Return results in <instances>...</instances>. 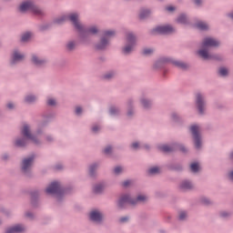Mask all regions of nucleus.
<instances>
[{
	"instance_id": "de8ad7c7",
	"label": "nucleus",
	"mask_w": 233,
	"mask_h": 233,
	"mask_svg": "<svg viewBox=\"0 0 233 233\" xmlns=\"http://www.w3.org/2000/svg\"><path fill=\"white\" fill-rule=\"evenodd\" d=\"M218 216L221 219H228V218L232 217V212L227 210H221L218 213Z\"/></svg>"
},
{
	"instance_id": "4468645a",
	"label": "nucleus",
	"mask_w": 233,
	"mask_h": 233,
	"mask_svg": "<svg viewBox=\"0 0 233 233\" xmlns=\"http://www.w3.org/2000/svg\"><path fill=\"white\" fill-rule=\"evenodd\" d=\"M89 219L93 223L101 225V223H103V221H105V214L98 209H94L89 213Z\"/></svg>"
},
{
	"instance_id": "6ab92c4d",
	"label": "nucleus",
	"mask_w": 233,
	"mask_h": 233,
	"mask_svg": "<svg viewBox=\"0 0 233 233\" xmlns=\"http://www.w3.org/2000/svg\"><path fill=\"white\" fill-rule=\"evenodd\" d=\"M40 194L41 191H39V189H35L30 192L31 205L34 208H39V207H41V201H39Z\"/></svg>"
},
{
	"instance_id": "c85d7f7f",
	"label": "nucleus",
	"mask_w": 233,
	"mask_h": 233,
	"mask_svg": "<svg viewBox=\"0 0 233 233\" xmlns=\"http://www.w3.org/2000/svg\"><path fill=\"white\" fill-rule=\"evenodd\" d=\"M167 167L174 172H183V166L180 163H168Z\"/></svg>"
},
{
	"instance_id": "603ef678",
	"label": "nucleus",
	"mask_w": 233,
	"mask_h": 233,
	"mask_svg": "<svg viewBox=\"0 0 233 233\" xmlns=\"http://www.w3.org/2000/svg\"><path fill=\"white\" fill-rule=\"evenodd\" d=\"M30 37H32V33L30 32L24 33L21 36V42L27 43Z\"/></svg>"
},
{
	"instance_id": "393cba45",
	"label": "nucleus",
	"mask_w": 233,
	"mask_h": 233,
	"mask_svg": "<svg viewBox=\"0 0 233 233\" xmlns=\"http://www.w3.org/2000/svg\"><path fill=\"white\" fill-rule=\"evenodd\" d=\"M99 167H101L100 162H95V163L89 165L88 174H89L90 177H96L97 176V168H99Z\"/></svg>"
},
{
	"instance_id": "f03ea898",
	"label": "nucleus",
	"mask_w": 233,
	"mask_h": 233,
	"mask_svg": "<svg viewBox=\"0 0 233 233\" xmlns=\"http://www.w3.org/2000/svg\"><path fill=\"white\" fill-rule=\"evenodd\" d=\"M68 21H70L74 28L79 33L80 43L86 46H88V45H92V38L90 37V35L85 31V26H83L79 21V13H72L68 16Z\"/></svg>"
},
{
	"instance_id": "dca6fc26",
	"label": "nucleus",
	"mask_w": 233,
	"mask_h": 233,
	"mask_svg": "<svg viewBox=\"0 0 233 233\" xmlns=\"http://www.w3.org/2000/svg\"><path fill=\"white\" fill-rule=\"evenodd\" d=\"M34 5H35V2H34V0H24L18 5V12L20 14H26L27 12H32Z\"/></svg>"
},
{
	"instance_id": "ddd939ff",
	"label": "nucleus",
	"mask_w": 233,
	"mask_h": 233,
	"mask_svg": "<svg viewBox=\"0 0 233 233\" xmlns=\"http://www.w3.org/2000/svg\"><path fill=\"white\" fill-rule=\"evenodd\" d=\"M126 117L127 119H134L136 117V98L129 97L127 102Z\"/></svg>"
},
{
	"instance_id": "4c0bfd02",
	"label": "nucleus",
	"mask_w": 233,
	"mask_h": 233,
	"mask_svg": "<svg viewBox=\"0 0 233 233\" xmlns=\"http://www.w3.org/2000/svg\"><path fill=\"white\" fill-rule=\"evenodd\" d=\"M217 74L218 77H228V68L220 66L218 67Z\"/></svg>"
},
{
	"instance_id": "72a5a7b5",
	"label": "nucleus",
	"mask_w": 233,
	"mask_h": 233,
	"mask_svg": "<svg viewBox=\"0 0 233 233\" xmlns=\"http://www.w3.org/2000/svg\"><path fill=\"white\" fill-rule=\"evenodd\" d=\"M46 105L49 106V108H56V106H57V98L54 96H47L46 99Z\"/></svg>"
},
{
	"instance_id": "a211bd4d",
	"label": "nucleus",
	"mask_w": 233,
	"mask_h": 233,
	"mask_svg": "<svg viewBox=\"0 0 233 233\" xmlns=\"http://www.w3.org/2000/svg\"><path fill=\"white\" fill-rule=\"evenodd\" d=\"M140 106L143 108V110H146V112H149L154 106V100L148 96H142L139 98Z\"/></svg>"
},
{
	"instance_id": "09e8293b",
	"label": "nucleus",
	"mask_w": 233,
	"mask_h": 233,
	"mask_svg": "<svg viewBox=\"0 0 233 233\" xmlns=\"http://www.w3.org/2000/svg\"><path fill=\"white\" fill-rule=\"evenodd\" d=\"M156 50L152 47H145L142 49V56H145L146 57H148V56H152Z\"/></svg>"
},
{
	"instance_id": "052dcab7",
	"label": "nucleus",
	"mask_w": 233,
	"mask_h": 233,
	"mask_svg": "<svg viewBox=\"0 0 233 233\" xmlns=\"http://www.w3.org/2000/svg\"><path fill=\"white\" fill-rule=\"evenodd\" d=\"M25 217H27L28 219H31V220L35 219V216L31 211L25 212Z\"/></svg>"
},
{
	"instance_id": "f8f14e48",
	"label": "nucleus",
	"mask_w": 233,
	"mask_h": 233,
	"mask_svg": "<svg viewBox=\"0 0 233 233\" xmlns=\"http://www.w3.org/2000/svg\"><path fill=\"white\" fill-rule=\"evenodd\" d=\"M25 54L20 53L17 49H15L10 56L9 66L11 68L15 67L16 65H19V63H23V61H25Z\"/></svg>"
},
{
	"instance_id": "13d9d810",
	"label": "nucleus",
	"mask_w": 233,
	"mask_h": 233,
	"mask_svg": "<svg viewBox=\"0 0 233 233\" xmlns=\"http://www.w3.org/2000/svg\"><path fill=\"white\" fill-rule=\"evenodd\" d=\"M75 114H76V116H77L78 117L81 116H83V107H81V106H76V107L75 108Z\"/></svg>"
},
{
	"instance_id": "412c9836",
	"label": "nucleus",
	"mask_w": 233,
	"mask_h": 233,
	"mask_svg": "<svg viewBox=\"0 0 233 233\" xmlns=\"http://www.w3.org/2000/svg\"><path fill=\"white\" fill-rule=\"evenodd\" d=\"M170 65H173V66H176L177 68H179L180 70H183L184 72H187V70H188V68H190V64L181 61V60H177L172 56H171Z\"/></svg>"
},
{
	"instance_id": "37998d69",
	"label": "nucleus",
	"mask_w": 233,
	"mask_h": 233,
	"mask_svg": "<svg viewBox=\"0 0 233 233\" xmlns=\"http://www.w3.org/2000/svg\"><path fill=\"white\" fill-rule=\"evenodd\" d=\"M76 45L77 44L76 43V40L68 41L66 45V49L67 52H74L76 50Z\"/></svg>"
},
{
	"instance_id": "bb28decb",
	"label": "nucleus",
	"mask_w": 233,
	"mask_h": 233,
	"mask_svg": "<svg viewBox=\"0 0 233 233\" xmlns=\"http://www.w3.org/2000/svg\"><path fill=\"white\" fill-rule=\"evenodd\" d=\"M31 12H32V14H34V15H37L38 17H45V15H46L45 9L39 7L35 4L33 5V9Z\"/></svg>"
},
{
	"instance_id": "a878e982",
	"label": "nucleus",
	"mask_w": 233,
	"mask_h": 233,
	"mask_svg": "<svg viewBox=\"0 0 233 233\" xmlns=\"http://www.w3.org/2000/svg\"><path fill=\"white\" fill-rule=\"evenodd\" d=\"M24 103L25 105H35L37 103V96L34 94H27L24 97Z\"/></svg>"
},
{
	"instance_id": "774afa93",
	"label": "nucleus",
	"mask_w": 233,
	"mask_h": 233,
	"mask_svg": "<svg viewBox=\"0 0 233 233\" xmlns=\"http://www.w3.org/2000/svg\"><path fill=\"white\" fill-rule=\"evenodd\" d=\"M132 181L130 180H125L124 182H122V187L124 188H128V186L131 185Z\"/></svg>"
},
{
	"instance_id": "473e14b6",
	"label": "nucleus",
	"mask_w": 233,
	"mask_h": 233,
	"mask_svg": "<svg viewBox=\"0 0 233 233\" xmlns=\"http://www.w3.org/2000/svg\"><path fill=\"white\" fill-rule=\"evenodd\" d=\"M176 22L178 23V25H188V15L182 13L177 17Z\"/></svg>"
},
{
	"instance_id": "1a4fd4ad",
	"label": "nucleus",
	"mask_w": 233,
	"mask_h": 233,
	"mask_svg": "<svg viewBox=\"0 0 233 233\" xmlns=\"http://www.w3.org/2000/svg\"><path fill=\"white\" fill-rule=\"evenodd\" d=\"M176 29L170 25H157L155 28L151 29L149 34L151 35H168L170 34H174Z\"/></svg>"
},
{
	"instance_id": "49530a36",
	"label": "nucleus",
	"mask_w": 233,
	"mask_h": 233,
	"mask_svg": "<svg viewBox=\"0 0 233 233\" xmlns=\"http://www.w3.org/2000/svg\"><path fill=\"white\" fill-rule=\"evenodd\" d=\"M103 190H105V186L103 184H96L93 187L94 194H103Z\"/></svg>"
},
{
	"instance_id": "2f4dec72",
	"label": "nucleus",
	"mask_w": 233,
	"mask_h": 233,
	"mask_svg": "<svg viewBox=\"0 0 233 233\" xmlns=\"http://www.w3.org/2000/svg\"><path fill=\"white\" fill-rule=\"evenodd\" d=\"M89 35H97L99 34V27L96 25H93L84 29Z\"/></svg>"
},
{
	"instance_id": "bf43d9fd",
	"label": "nucleus",
	"mask_w": 233,
	"mask_h": 233,
	"mask_svg": "<svg viewBox=\"0 0 233 233\" xmlns=\"http://www.w3.org/2000/svg\"><path fill=\"white\" fill-rule=\"evenodd\" d=\"M130 221V217L126 216L119 218V223H128Z\"/></svg>"
},
{
	"instance_id": "c9c22d12",
	"label": "nucleus",
	"mask_w": 233,
	"mask_h": 233,
	"mask_svg": "<svg viewBox=\"0 0 233 233\" xmlns=\"http://www.w3.org/2000/svg\"><path fill=\"white\" fill-rule=\"evenodd\" d=\"M171 120L177 125H183L184 122L183 117L176 112L171 113Z\"/></svg>"
},
{
	"instance_id": "e2e57ef3",
	"label": "nucleus",
	"mask_w": 233,
	"mask_h": 233,
	"mask_svg": "<svg viewBox=\"0 0 233 233\" xmlns=\"http://www.w3.org/2000/svg\"><path fill=\"white\" fill-rule=\"evenodd\" d=\"M38 127H40L42 128H45L46 127H48V120L47 119L43 120L42 122H40L38 124Z\"/></svg>"
},
{
	"instance_id": "4d7b16f0",
	"label": "nucleus",
	"mask_w": 233,
	"mask_h": 233,
	"mask_svg": "<svg viewBox=\"0 0 233 233\" xmlns=\"http://www.w3.org/2000/svg\"><path fill=\"white\" fill-rule=\"evenodd\" d=\"M148 174L151 176H155V174H159V167H153L148 169Z\"/></svg>"
},
{
	"instance_id": "39448f33",
	"label": "nucleus",
	"mask_w": 233,
	"mask_h": 233,
	"mask_svg": "<svg viewBox=\"0 0 233 233\" xmlns=\"http://www.w3.org/2000/svg\"><path fill=\"white\" fill-rule=\"evenodd\" d=\"M136 45H137V36L133 32H129L126 35V44L121 47L122 56H132L134 50H136Z\"/></svg>"
},
{
	"instance_id": "8fccbe9b",
	"label": "nucleus",
	"mask_w": 233,
	"mask_h": 233,
	"mask_svg": "<svg viewBox=\"0 0 233 233\" xmlns=\"http://www.w3.org/2000/svg\"><path fill=\"white\" fill-rule=\"evenodd\" d=\"M200 203L202 205H205L206 207H208L210 205H214V202L212 200H210V198H206V197L200 198Z\"/></svg>"
},
{
	"instance_id": "338daca9",
	"label": "nucleus",
	"mask_w": 233,
	"mask_h": 233,
	"mask_svg": "<svg viewBox=\"0 0 233 233\" xmlns=\"http://www.w3.org/2000/svg\"><path fill=\"white\" fill-rule=\"evenodd\" d=\"M166 11L169 12V14H172V12H176V7L172 5L166 6Z\"/></svg>"
},
{
	"instance_id": "aec40b11",
	"label": "nucleus",
	"mask_w": 233,
	"mask_h": 233,
	"mask_svg": "<svg viewBox=\"0 0 233 233\" xmlns=\"http://www.w3.org/2000/svg\"><path fill=\"white\" fill-rule=\"evenodd\" d=\"M170 61L171 56H161L155 62L153 67L156 70H161V68H165V65H170Z\"/></svg>"
},
{
	"instance_id": "b1692460",
	"label": "nucleus",
	"mask_w": 233,
	"mask_h": 233,
	"mask_svg": "<svg viewBox=\"0 0 233 233\" xmlns=\"http://www.w3.org/2000/svg\"><path fill=\"white\" fill-rule=\"evenodd\" d=\"M25 230H26L25 226H23L21 224H17L15 226L11 227V228H7L5 229V233H23V232H25Z\"/></svg>"
},
{
	"instance_id": "c03bdc74",
	"label": "nucleus",
	"mask_w": 233,
	"mask_h": 233,
	"mask_svg": "<svg viewBox=\"0 0 233 233\" xmlns=\"http://www.w3.org/2000/svg\"><path fill=\"white\" fill-rule=\"evenodd\" d=\"M196 26L198 30H201V32H207L208 30V24L199 21L196 24Z\"/></svg>"
},
{
	"instance_id": "680f3d73",
	"label": "nucleus",
	"mask_w": 233,
	"mask_h": 233,
	"mask_svg": "<svg viewBox=\"0 0 233 233\" xmlns=\"http://www.w3.org/2000/svg\"><path fill=\"white\" fill-rule=\"evenodd\" d=\"M130 147H131L133 150H138V148H139V142H133V143L130 145Z\"/></svg>"
},
{
	"instance_id": "a18cd8bd",
	"label": "nucleus",
	"mask_w": 233,
	"mask_h": 233,
	"mask_svg": "<svg viewBox=\"0 0 233 233\" xmlns=\"http://www.w3.org/2000/svg\"><path fill=\"white\" fill-rule=\"evenodd\" d=\"M104 156H112L114 154V146L113 145H107L105 147V148L102 150Z\"/></svg>"
},
{
	"instance_id": "9b49d317",
	"label": "nucleus",
	"mask_w": 233,
	"mask_h": 233,
	"mask_svg": "<svg viewBox=\"0 0 233 233\" xmlns=\"http://www.w3.org/2000/svg\"><path fill=\"white\" fill-rule=\"evenodd\" d=\"M198 54L199 57L204 59V61H210V60L225 61V57H223L222 55H219V54L210 55V53H208V49H199L198 51Z\"/></svg>"
},
{
	"instance_id": "4be33fe9",
	"label": "nucleus",
	"mask_w": 233,
	"mask_h": 233,
	"mask_svg": "<svg viewBox=\"0 0 233 233\" xmlns=\"http://www.w3.org/2000/svg\"><path fill=\"white\" fill-rule=\"evenodd\" d=\"M116 76H117V72L116 70H110L106 72L100 76L102 81L110 82L116 79Z\"/></svg>"
},
{
	"instance_id": "58836bf2",
	"label": "nucleus",
	"mask_w": 233,
	"mask_h": 233,
	"mask_svg": "<svg viewBox=\"0 0 233 233\" xmlns=\"http://www.w3.org/2000/svg\"><path fill=\"white\" fill-rule=\"evenodd\" d=\"M152 11L150 9H141L138 17L141 20L147 19V17H150Z\"/></svg>"
},
{
	"instance_id": "f257e3e1",
	"label": "nucleus",
	"mask_w": 233,
	"mask_h": 233,
	"mask_svg": "<svg viewBox=\"0 0 233 233\" xmlns=\"http://www.w3.org/2000/svg\"><path fill=\"white\" fill-rule=\"evenodd\" d=\"M22 137H18L14 141V147L15 148H26L30 145V141L35 145V147H41L43 141L37 137V136L32 134V127L28 124H24L20 129Z\"/></svg>"
},
{
	"instance_id": "7ed1b4c3",
	"label": "nucleus",
	"mask_w": 233,
	"mask_h": 233,
	"mask_svg": "<svg viewBox=\"0 0 233 233\" xmlns=\"http://www.w3.org/2000/svg\"><path fill=\"white\" fill-rule=\"evenodd\" d=\"M116 37V30L105 29L102 31L99 40L95 45L96 52H106L110 47L111 41Z\"/></svg>"
},
{
	"instance_id": "c756f323",
	"label": "nucleus",
	"mask_w": 233,
	"mask_h": 233,
	"mask_svg": "<svg viewBox=\"0 0 233 233\" xmlns=\"http://www.w3.org/2000/svg\"><path fill=\"white\" fill-rule=\"evenodd\" d=\"M180 190H183V192H187V190H192L194 188V186L192 185V182L190 180H184L179 185Z\"/></svg>"
},
{
	"instance_id": "f704fd0d",
	"label": "nucleus",
	"mask_w": 233,
	"mask_h": 233,
	"mask_svg": "<svg viewBox=\"0 0 233 233\" xmlns=\"http://www.w3.org/2000/svg\"><path fill=\"white\" fill-rule=\"evenodd\" d=\"M108 114L113 117H117V116L121 115V109L118 106H111L109 107Z\"/></svg>"
},
{
	"instance_id": "3c124183",
	"label": "nucleus",
	"mask_w": 233,
	"mask_h": 233,
	"mask_svg": "<svg viewBox=\"0 0 233 233\" xmlns=\"http://www.w3.org/2000/svg\"><path fill=\"white\" fill-rule=\"evenodd\" d=\"M190 172H192V174H198V172H199V164L197 162H194L190 165Z\"/></svg>"
},
{
	"instance_id": "5701e85b",
	"label": "nucleus",
	"mask_w": 233,
	"mask_h": 233,
	"mask_svg": "<svg viewBox=\"0 0 233 233\" xmlns=\"http://www.w3.org/2000/svg\"><path fill=\"white\" fill-rule=\"evenodd\" d=\"M158 150L161 152H165L166 154H170L172 152H176V142L168 145H159L157 146Z\"/></svg>"
},
{
	"instance_id": "0e129e2a",
	"label": "nucleus",
	"mask_w": 233,
	"mask_h": 233,
	"mask_svg": "<svg viewBox=\"0 0 233 233\" xmlns=\"http://www.w3.org/2000/svg\"><path fill=\"white\" fill-rule=\"evenodd\" d=\"M44 133H45V130L43 129V127L38 126L36 128V136H43Z\"/></svg>"
},
{
	"instance_id": "2eb2a0df",
	"label": "nucleus",
	"mask_w": 233,
	"mask_h": 233,
	"mask_svg": "<svg viewBox=\"0 0 233 233\" xmlns=\"http://www.w3.org/2000/svg\"><path fill=\"white\" fill-rule=\"evenodd\" d=\"M132 203L133 200L130 194H124L118 198L116 205L120 210H125V208H127V205H132Z\"/></svg>"
},
{
	"instance_id": "9d476101",
	"label": "nucleus",
	"mask_w": 233,
	"mask_h": 233,
	"mask_svg": "<svg viewBox=\"0 0 233 233\" xmlns=\"http://www.w3.org/2000/svg\"><path fill=\"white\" fill-rule=\"evenodd\" d=\"M30 63L35 68H45L48 65V59L41 56L37 53H33L30 55Z\"/></svg>"
},
{
	"instance_id": "ea45409f",
	"label": "nucleus",
	"mask_w": 233,
	"mask_h": 233,
	"mask_svg": "<svg viewBox=\"0 0 233 233\" xmlns=\"http://www.w3.org/2000/svg\"><path fill=\"white\" fill-rule=\"evenodd\" d=\"M5 110H8L9 112H14L17 108V104L15 102L9 100L5 105Z\"/></svg>"
},
{
	"instance_id": "a19ab883",
	"label": "nucleus",
	"mask_w": 233,
	"mask_h": 233,
	"mask_svg": "<svg viewBox=\"0 0 233 233\" xmlns=\"http://www.w3.org/2000/svg\"><path fill=\"white\" fill-rule=\"evenodd\" d=\"M132 206H136L138 203H145L147 201V197L144 195H138L136 198H132Z\"/></svg>"
},
{
	"instance_id": "864d4df0",
	"label": "nucleus",
	"mask_w": 233,
	"mask_h": 233,
	"mask_svg": "<svg viewBox=\"0 0 233 233\" xmlns=\"http://www.w3.org/2000/svg\"><path fill=\"white\" fill-rule=\"evenodd\" d=\"M113 172L115 176H121L123 174V167L121 166H116L114 169Z\"/></svg>"
},
{
	"instance_id": "6e6552de",
	"label": "nucleus",
	"mask_w": 233,
	"mask_h": 233,
	"mask_svg": "<svg viewBox=\"0 0 233 233\" xmlns=\"http://www.w3.org/2000/svg\"><path fill=\"white\" fill-rule=\"evenodd\" d=\"M200 129L201 127L198 124H194L189 127V132L196 150H201V147H203V137H201Z\"/></svg>"
},
{
	"instance_id": "20e7f679",
	"label": "nucleus",
	"mask_w": 233,
	"mask_h": 233,
	"mask_svg": "<svg viewBox=\"0 0 233 233\" xmlns=\"http://www.w3.org/2000/svg\"><path fill=\"white\" fill-rule=\"evenodd\" d=\"M46 193L49 196H55L57 207H61L65 199V194H66V189L61 187L59 182L53 181L46 188Z\"/></svg>"
},
{
	"instance_id": "6e6d98bb",
	"label": "nucleus",
	"mask_w": 233,
	"mask_h": 233,
	"mask_svg": "<svg viewBox=\"0 0 233 233\" xmlns=\"http://www.w3.org/2000/svg\"><path fill=\"white\" fill-rule=\"evenodd\" d=\"M10 157H11L10 153H7V152H5L0 156L1 161H5V162L10 161Z\"/></svg>"
},
{
	"instance_id": "f3484780",
	"label": "nucleus",
	"mask_w": 233,
	"mask_h": 233,
	"mask_svg": "<svg viewBox=\"0 0 233 233\" xmlns=\"http://www.w3.org/2000/svg\"><path fill=\"white\" fill-rule=\"evenodd\" d=\"M221 42H219L218 40H216L212 37H206L204 38L203 42H202V50H207V48H218V46H220Z\"/></svg>"
},
{
	"instance_id": "79ce46f5",
	"label": "nucleus",
	"mask_w": 233,
	"mask_h": 233,
	"mask_svg": "<svg viewBox=\"0 0 233 233\" xmlns=\"http://www.w3.org/2000/svg\"><path fill=\"white\" fill-rule=\"evenodd\" d=\"M177 150H180V152H182L183 154H187L188 152V149L187 148V147H185V145L175 142V152Z\"/></svg>"
},
{
	"instance_id": "cd10ccee",
	"label": "nucleus",
	"mask_w": 233,
	"mask_h": 233,
	"mask_svg": "<svg viewBox=\"0 0 233 233\" xmlns=\"http://www.w3.org/2000/svg\"><path fill=\"white\" fill-rule=\"evenodd\" d=\"M177 219L180 223H185V221H188V211H187V210H179L177 212Z\"/></svg>"
},
{
	"instance_id": "0eeeda50",
	"label": "nucleus",
	"mask_w": 233,
	"mask_h": 233,
	"mask_svg": "<svg viewBox=\"0 0 233 233\" xmlns=\"http://www.w3.org/2000/svg\"><path fill=\"white\" fill-rule=\"evenodd\" d=\"M194 103L198 116H205L207 114V95L199 91L195 93Z\"/></svg>"
},
{
	"instance_id": "423d86ee",
	"label": "nucleus",
	"mask_w": 233,
	"mask_h": 233,
	"mask_svg": "<svg viewBox=\"0 0 233 233\" xmlns=\"http://www.w3.org/2000/svg\"><path fill=\"white\" fill-rule=\"evenodd\" d=\"M34 161H35V155H30L22 159L20 164V171L28 179L34 177V173L32 172V167H34Z\"/></svg>"
},
{
	"instance_id": "69168bd1",
	"label": "nucleus",
	"mask_w": 233,
	"mask_h": 233,
	"mask_svg": "<svg viewBox=\"0 0 233 233\" xmlns=\"http://www.w3.org/2000/svg\"><path fill=\"white\" fill-rule=\"evenodd\" d=\"M44 117L47 120L50 121V119H54L56 117V114L51 113L49 115H45Z\"/></svg>"
},
{
	"instance_id": "7c9ffc66",
	"label": "nucleus",
	"mask_w": 233,
	"mask_h": 233,
	"mask_svg": "<svg viewBox=\"0 0 233 233\" xmlns=\"http://www.w3.org/2000/svg\"><path fill=\"white\" fill-rule=\"evenodd\" d=\"M53 25L52 23H44L37 25L36 28L37 31L40 32V34H44V32H48L50 28H52Z\"/></svg>"
},
{
	"instance_id": "e433bc0d",
	"label": "nucleus",
	"mask_w": 233,
	"mask_h": 233,
	"mask_svg": "<svg viewBox=\"0 0 233 233\" xmlns=\"http://www.w3.org/2000/svg\"><path fill=\"white\" fill-rule=\"evenodd\" d=\"M70 13L68 15H62L53 19L52 25H64V23L68 19V16L71 15Z\"/></svg>"
},
{
	"instance_id": "5fc2aeb1",
	"label": "nucleus",
	"mask_w": 233,
	"mask_h": 233,
	"mask_svg": "<svg viewBox=\"0 0 233 233\" xmlns=\"http://www.w3.org/2000/svg\"><path fill=\"white\" fill-rule=\"evenodd\" d=\"M45 140L46 143H54L56 141V137L52 134L46 135Z\"/></svg>"
}]
</instances>
